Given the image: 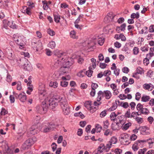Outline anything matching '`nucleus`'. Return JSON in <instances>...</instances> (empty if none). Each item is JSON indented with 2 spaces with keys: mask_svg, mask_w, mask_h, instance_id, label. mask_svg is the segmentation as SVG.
I'll return each mask as SVG.
<instances>
[{
  "mask_svg": "<svg viewBox=\"0 0 154 154\" xmlns=\"http://www.w3.org/2000/svg\"><path fill=\"white\" fill-rule=\"evenodd\" d=\"M48 108L46 102L44 101L42 102L41 106H36V109L38 112L41 114H44L46 112Z\"/></svg>",
  "mask_w": 154,
  "mask_h": 154,
  "instance_id": "20e7f679",
  "label": "nucleus"
},
{
  "mask_svg": "<svg viewBox=\"0 0 154 154\" xmlns=\"http://www.w3.org/2000/svg\"><path fill=\"white\" fill-rule=\"evenodd\" d=\"M120 105L122 107H123L125 109L127 108L129 106L128 103L127 102H122L120 104Z\"/></svg>",
  "mask_w": 154,
  "mask_h": 154,
  "instance_id": "58836bf2",
  "label": "nucleus"
},
{
  "mask_svg": "<svg viewBox=\"0 0 154 154\" xmlns=\"http://www.w3.org/2000/svg\"><path fill=\"white\" fill-rule=\"evenodd\" d=\"M6 54L8 58L11 60H13L14 55L12 49L11 48H7L6 50Z\"/></svg>",
  "mask_w": 154,
  "mask_h": 154,
  "instance_id": "f8f14e48",
  "label": "nucleus"
},
{
  "mask_svg": "<svg viewBox=\"0 0 154 154\" xmlns=\"http://www.w3.org/2000/svg\"><path fill=\"white\" fill-rule=\"evenodd\" d=\"M117 141V138L115 137H113L111 138L110 141L109 142L111 143L112 144V143L115 144L116 143Z\"/></svg>",
  "mask_w": 154,
  "mask_h": 154,
  "instance_id": "a19ab883",
  "label": "nucleus"
},
{
  "mask_svg": "<svg viewBox=\"0 0 154 154\" xmlns=\"http://www.w3.org/2000/svg\"><path fill=\"white\" fill-rule=\"evenodd\" d=\"M136 71V73L139 74H142L143 73V69L140 67H138L137 68Z\"/></svg>",
  "mask_w": 154,
  "mask_h": 154,
  "instance_id": "37998d69",
  "label": "nucleus"
},
{
  "mask_svg": "<svg viewBox=\"0 0 154 154\" xmlns=\"http://www.w3.org/2000/svg\"><path fill=\"white\" fill-rule=\"evenodd\" d=\"M55 55L58 58V59L55 61L53 66L54 68L57 69L60 66L62 61H60V60H63L66 57L65 56L66 53H62L61 51H58L55 54Z\"/></svg>",
  "mask_w": 154,
  "mask_h": 154,
  "instance_id": "f03ea898",
  "label": "nucleus"
},
{
  "mask_svg": "<svg viewBox=\"0 0 154 154\" xmlns=\"http://www.w3.org/2000/svg\"><path fill=\"white\" fill-rule=\"evenodd\" d=\"M98 85L95 83H92L91 85V88L92 90H95L98 87Z\"/></svg>",
  "mask_w": 154,
  "mask_h": 154,
  "instance_id": "680f3d73",
  "label": "nucleus"
},
{
  "mask_svg": "<svg viewBox=\"0 0 154 154\" xmlns=\"http://www.w3.org/2000/svg\"><path fill=\"white\" fill-rule=\"evenodd\" d=\"M17 41L15 43L18 45L19 48L22 49L23 48L24 45L23 43H22V40L21 39V37H20L19 38H17Z\"/></svg>",
  "mask_w": 154,
  "mask_h": 154,
  "instance_id": "6ab92c4d",
  "label": "nucleus"
},
{
  "mask_svg": "<svg viewBox=\"0 0 154 154\" xmlns=\"http://www.w3.org/2000/svg\"><path fill=\"white\" fill-rule=\"evenodd\" d=\"M135 120L138 124H141L143 121V119L142 118H140L139 117H137Z\"/></svg>",
  "mask_w": 154,
  "mask_h": 154,
  "instance_id": "49530a36",
  "label": "nucleus"
},
{
  "mask_svg": "<svg viewBox=\"0 0 154 154\" xmlns=\"http://www.w3.org/2000/svg\"><path fill=\"white\" fill-rule=\"evenodd\" d=\"M117 100H116L115 102L113 103H112V106L108 109V110L110 111H112L116 109L117 107Z\"/></svg>",
  "mask_w": 154,
  "mask_h": 154,
  "instance_id": "b1692460",
  "label": "nucleus"
},
{
  "mask_svg": "<svg viewBox=\"0 0 154 154\" xmlns=\"http://www.w3.org/2000/svg\"><path fill=\"white\" fill-rule=\"evenodd\" d=\"M95 128L97 132H100L102 129L101 126L97 124L95 125Z\"/></svg>",
  "mask_w": 154,
  "mask_h": 154,
  "instance_id": "c03bdc74",
  "label": "nucleus"
},
{
  "mask_svg": "<svg viewBox=\"0 0 154 154\" xmlns=\"http://www.w3.org/2000/svg\"><path fill=\"white\" fill-rule=\"evenodd\" d=\"M25 143H26V144L28 145V146H29V147L33 144V142L32 140L31 139V138L27 140L25 142Z\"/></svg>",
  "mask_w": 154,
  "mask_h": 154,
  "instance_id": "7c9ffc66",
  "label": "nucleus"
},
{
  "mask_svg": "<svg viewBox=\"0 0 154 154\" xmlns=\"http://www.w3.org/2000/svg\"><path fill=\"white\" fill-rule=\"evenodd\" d=\"M143 108V106L140 103H138L136 106L137 110L138 111H141Z\"/></svg>",
  "mask_w": 154,
  "mask_h": 154,
  "instance_id": "4d7b16f0",
  "label": "nucleus"
},
{
  "mask_svg": "<svg viewBox=\"0 0 154 154\" xmlns=\"http://www.w3.org/2000/svg\"><path fill=\"white\" fill-rule=\"evenodd\" d=\"M21 11L23 13L29 15H30L31 14L30 8H27L26 6H24L22 7V9L21 10Z\"/></svg>",
  "mask_w": 154,
  "mask_h": 154,
  "instance_id": "4468645a",
  "label": "nucleus"
},
{
  "mask_svg": "<svg viewBox=\"0 0 154 154\" xmlns=\"http://www.w3.org/2000/svg\"><path fill=\"white\" fill-rule=\"evenodd\" d=\"M112 66H114V74L116 76L119 75V69H117L115 63H112Z\"/></svg>",
  "mask_w": 154,
  "mask_h": 154,
  "instance_id": "a878e982",
  "label": "nucleus"
},
{
  "mask_svg": "<svg viewBox=\"0 0 154 154\" xmlns=\"http://www.w3.org/2000/svg\"><path fill=\"white\" fill-rule=\"evenodd\" d=\"M8 112L4 108H2L0 114L1 115H5L8 113Z\"/></svg>",
  "mask_w": 154,
  "mask_h": 154,
  "instance_id": "13d9d810",
  "label": "nucleus"
},
{
  "mask_svg": "<svg viewBox=\"0 0 154 154\" xmlns=\"http://www.w3.org/2000/svg\"><path fill=\"white\" fill-rule=\"evenodd\" d=\"M40 131V128L37 125H32L29 129V132L32 135H34Z\"/></svg>",
  "mask_w": 154,
  "mask_h": 154,
  "instance_id": "1a4fd4ad",
  "label": "nucleus"
},
{
  "mask_svg": "<svg viewBox=\"0 0 154 154\" xmlns=\"http://www.w3.org/2000/svg\"><path fill=\"white\" fill-rule=\"evenodd\" d=\"M70 35L72 38H76L75 35V32L74 31H71V32H70Z\"/></svg>",
  "mask_w": 154,
  "mask_h": 154,
  "instance_id": "0e129e2a",
  "label": "nucleus"
},
{
  "mask_svg": "<svg viewBox=\"0 0 154 154\" xmlns=\"http://www.w3.org/2000/svg\"><path fill=\"white\" fill-rule=\"evenodd\" d=\"M117 116V115L116 114L115 112H112L110 116L111 120L116 122H117V121H116Z\"/></svg>",
  "mask_w": 154,
  "mask_h": 154,
  "instance_id": "5701e85b",
  "label": "nucleus"
},
{
  "mask_svg": "<svg viewBox=\"0 0 154 154\" xmlns=\"http://www.w3.org/2000/svg\"><path fill=\"white\" fill-rule=\"evenodd\" d=\"M141 97V94L138 92H137L135 94V99L138 101L140 100Z\"/></svg>",
  "mask_w": 154,
  "mask_h": 154,
  "instance_id": "bf43d9fd",
  "label": "nucleus"
},
{
  "mask_svg": "<svg viewBox=\"0 0 154 154\" xmlns=\"http://www.w3.org/2000/svg\"><path fill=\"white\" fill-rule=\"evenodd\" d=\"M27 5L31 8H32L34 7V3L30 1H28L27 2Z\"/></svg>",
  "mask_w": 154,
  "mask_h": 154,
  "instance_id": "69168bd1",
  "label": "nucleus"
},
{
  "mask_svg": "<svg viewBox=\"0 0 154 154\" xmlns=\"http://www.w3.org/2000/svg\"><path fill=\"white\" fill-rule=\"evenodd\" d=\"M112 95L111 92L109 90H106L102 91V97H105L106 99L109 100L112 97Z\"/></svg>",
  "mask_w": 154,
  "mask_h": 154,
  "instance_id": "ddd939ff",
  "label": "nucleus"
},
{
  "mask_svg": "<svg viewBox=\"0 0 154 154\" xmlns=\"http://www.w3.org/2000/svg\"><path fill=\"white\" fill-rule=\"evenodd\" d=\"M133 51L134 54H138L139 51V48L137 47H135L133 49Z\"/></svg>",
  "mask_w": 154,
  "mask_h": 154,
  "instance_id": "052dcab7",
  "label": "nucleus"
},
{
  "mask_svg": "<svg viewBox=\"0 0 154 154\" xmlns=\"http://www.w3.org/2000/svg\"><path fill=\"white\" fill-rule=\"evenodd\" d=\"M47 32L50 35L53 36L55 34V32L53 30L50 29H48Z\"/></svg>",
  "mask_w": 154,
  "mask_h": 154,
  "instance_id": "de8ad7c7",
  "label": "nucleus"
},
{
  "mask_svg": "<svg viewBox=\"0 0 154 154\" xmlns=\"http://www.w3.org/2000/svg\"><path fill=\"white\" fill-rule=\"evenodd\" d=\"M138 142H141L142 143L147 142L150 145L151 144H152L154 143V140H152L151 139H149L146 140H141L140 141H139Z\"/></svg>",
  "mask_w": 154,
  "mask_h": 154,
  "instance_id": "cd10ccee",
  "label": "nucleus"
},
{
  "mask_svg": "<svg viewBox=\"0 0 154 154\" xmlns=\"http://www.w3.org/2000/svg\"><path fill=\"white\" fill-rule=\"evenodd\" d=\"M52 150L53 152L56 149L57 145L55 143H53L51 145Z\"/></svg>",
  "mask_w": 154,
  "mask_h": 154,
  "instance_id": "338daca9",
  "label": "nucleus"
},
{
  "mask_svg": "<svg viewBox=\"0 0 154 154\" xmlns=\"http://www.w3.org/2000/svg\"><path fill=\"white\" fill-rule=\"evenodd\" d=\"M112 144L111 143L109 142L105 146L104 149L106 152H108L111 148Z\"/></svg>",
  "mask_w": 154,
  "mask_h": 154,
  "instance_id": "2f4dec72",
  "label": "nucleus"
},
{
  "mask_svg": "<svg viewBox=\"0 0 154 154\" xmlns=\"http://www.w3.org/2000/svg\"><path fill=\"white\" fill-rule=\"evenodd\" d=\"M56 46V44L54 41H53L50 42L48 44V46L52 49L54 48Z\"/></svg>",
  "mask_w": 154,
  "mask_h": 154,
  "instance_id": "473e14b6",
  "label": "nucleus"
},
{
  "mask_svg": "<svg viewBox=\"0 0 154 154\" xmlns=\"http://www.w3.org/2000/svg\"><path fill=\"white\" fill-rule=\"evenodd\" d=\"M151 58H149L146 57L143 60V62L144 64L145 65L147 66L149 63V60Z\"/></svg>",
  "mask_w": 154,
  "mask_h": 154,
  "instance_id": "8fccbe9b",
  "label": "nucleus"
},
{
  "mask_svg": "<svg viewBox=\"0 0 154 154\" xmlns=\"http://www.w3.org/2000/svg\"><path fill=\"white\" fill-rule=\"evenodd\" d=\"M35 39V38H34L33 39L32 43V45L34 50H35L36 51H38L42 49V45L40 41L35 42L34 39Z\"/></svg>",
  "mask_w": 154,
  "mask_h": 154,
  "instance_id": "423d86ee",
  "label": "nucleus"
},
{
  "mask_svg": "<svg viewBox=\"0 0 154 154\" xmlns=\"http://www.w3.org/2000/svg\"><path fill=\"white\" fill-rule=\"evenodd\" d=\"M141 101L143 102H146L149 100L150 97L149 96L143 94L141 97Z\"/></svg>",
  "mask_w": 154,
  "mask_h": 154,
  "instance_id": "393cba45",
  "label": "nucleus"
},
{
  "mask_svg": "<svg viewBox=\"0 0 154 154\" xmlns=\"http://www.w3.org/2000/svg\"><path fill=\"white\" fill-rule=\"evenodd\" d=\"M141 140H138L134 144H133L132 146V149L134 151H137L139 149V147L138 146V145H140L139 144V143H142L141 142H138L139 141H140Z\"/></svg>",
  "mask_w": 154,
  "mask_h": 154,
  "instance_id": "aec40b11",
  "label": "nucleus"
},
{
  "mask_svg": "<svg viewBox=\"0 0 154 154\" xmlns=\"http://www.w3.org/2000/svg\"><path fill=\"white\" fill-rule=\"evenodd\" d=\"M105 145L103 143H101L97 148V153L95 152L93 154H100L102 153L104 150Z\"/></svg>",
  "mask_w": 154,
  "mask_h": 154,
  "instance_id": "dca6fc26",
  "label": "nucleus"
},
{
  "mask_svg": "<svg viewBox=\"0 0 154 154\" xmlns=\"http://www.w3.org/2000/svg\"><path fill=\"white\" fill-rule=\"evenodd\" d=\"M149 47L147 46H145L141 47L140 50L143 52L148 51L149 50Z\"/></svg>",
  "mask_w": 154,
  "mask_h": 154,
  "instance_id": "3c124183",
  "label": "nucleus"
},
{
  "mask_svg": "<svg viewBox=\"0 0 154 154\" xmlns=\"http://www.w3.org/2000/svg\"><path fill=\"white\" fill-rule=\"evenodd\" d=\"M141 114L144 115H148L149 112V111L146 108H143L140 111Z\"/></svg>",
  "mask_w": 154,
  "mask_h": 154,
  "instance_id": "c756f323",
  "label": "nucleus"
},
{
  "mask_svg": "<svg viewBox=\"0 0 154 154\" xmlns=\"http://www.w3.org/2000/svg\"><path fill=\"white\" fill-rule=\"evenodd\" d=\"M131 124L130 122H128L127 123L125 124L122 127V129L123 130H127L129 127L131 126Z\"/></svg>",
  "mask_w": 154,
  "mask_h": 154,
  "instance_id": "72a5a7b5",
  "label": "nucleus"
},
{
  "mask_svg": "<svg viewBox=\"0 0 154 154\" xmlns=\"http://www.w3.org/2000/svg\"><path fill=\"white\" fill-rule=\"evenodd\" d=\"M45 102L46 103L47 106L48 104L49 108L54 111L55 110L56 107L58 105L57 103L59 102L64 115H68L70 112V106L67 100L64 97L55 96L53 98L50 99L48 101Z\"/></svg>",
  "mask_w": 154,
  "mask_h": 154,
  "instance_id": "f257e3e1",
  "label": "nucleus"
},
{
  "mask_svg": "<svg viewBox=\"0 0 154 154\" xmlns=\"http://www.w3.org/2000/svg\"><path fill=\"white\" fill-rule=\"evenodd\" d=\"M17 89L19 91L21 90L22 89L21 83L20 81H18L17 82Z\"/></svg>",
  "mask_w": 154,
  "mask_h": 154,
  "instance_id": "a18cd8bd",
  "label": "nucleus"
},
{
  "mask_svg": "<svg viewBox=\"0 0 154 154\" xmlns=\"http://www.w3.org/2000/svg\"><path fill=\"white\" fill-rule=\"evenodd\" d=\"M140 17L139 13L138 12H137L136 13H132L131 16V18L136 19H138Z\"/></svg>",
  "mask_w": 154,
  "mask_h": 154,
  "instance_id": "bb28decb",
  "label": "nucleus"
},
{
  "mask_svg": "<svg viewBox=\"0 0 154 154\" xmlns=\"http://www.w3.org/2000/svg\"><path fill=\"white\" fill-rule=\"evenodd\" d=\"M102 91H99L97 93L98 96L97 97V101L98 102L101 100L102 97Z\"/></svg>",
  "mask_w": 154,
  "mask_h": 154,
  "instance_id": "e433bc0d",
  "label": "nucleus"
},
{
  "mask_svg": "<svg viewBox=\"0 0 154 154\" xmlns=\"http://www.w3.org/2000/svg\"><path fill=\"white\" fill-rule=\"evenodd\" d=\"M12 79V78L11 76L8 73L6 79L7 81L8 82H10L11 81Z\"/></svg>",
  "mask_w": 154,
  "mask_h": 154,
  "instance_id": "864d4df0",
  "label": "nucleus"
},
{
  "mask_svg": "<svg viewBox=\"0 0 154 154\" xmlns=\"http://www.w3.org/2000/svg\"><path fill=\"white\" fill-rule=\"evenodd\" d=\"M5 149V151L3 153V154H13V151L8 147V145H6Z\"/></svg>",
  "mask_w": 154,
  "mask_h": 154,
  "instance_id": "4be33fe9",
  "label": "nucleus"
},
{
  "mask_svg": "<svg viewBox=\"0 0 154 154\" xmlns=\"http://www.w3.org/2000/svg\"><path fill=\"white\" fill-rule=\"evenodd\" d=\"M13 94L15 98L17 99H19L21 102H25L26 100V96L24 92L20 93L19 94L16 93L15 92H13Z\"/></svg>",
  "mask_w": 154,
  "mask_h": 154,
  "instance_id": "39448f33",
  "label": "nucleus"
},
{
  "mask_svg": "<svg viewBox=\"0 0 154 154\" xmlns=\"http://www.w3.org/2000/svg\"><path fill=\"white\" fill-rule=\"evenodd\" d=\"M58 83L56 81H52L50 82L49 85L51 87L54 88H56L58 86Z\"/></svg>",
  "mask_w": 154,
  "mask_h": 154,
  "instance_id": "c85d7f7f",
  "label": "nucleus"
},
{
  "mask_svg": "<svg viewBox=\"0 0 154 154\" xmlns=\"http://www.w3.org/2000/svg\"><path fill=\"white\" fill-rule=\"evenodd\" d=\"M106 110H104L102 111L100 114V116L101 118H103L105 117L107 114Z\"/></svg>",
  "mask_w": 154,
  "mask_h": 154,
  "instance_id": "603ef678",
  "label": "nucleus"
},
{
  "mask_svg": "<svg viewBox=\"0 0 154 154\" xmlns=\"http://www.w3.org/2000/svg\"><path fill=\"white\" fill-rule=\"evenodd\" d=\"M126 24L125 23H124L122 24L120 26H119L120 28L121 31H124L125 29Z\"/></svg>",
  "mask_w": 154,
  "mask_h": 154,
  "instance_id": "6e6d98bb",
  "label": "nucleus"
},
{
  "mask_svg": "<svg viewBox=\"0 0 154 154\" xmlns=\"http://www.w3.org/2000/svg\"><path fill=\"white\" fill-rule=\"evenodd\" d=\"M146 150L147 149L146 148H144L143 149H140L138 151V154H144Z\"/></svg>",
  "mask_w": 154,
  "mask_h": 154,
  "instance_id": "09e8293b",
  "label": "nucleus"
},
{
  "mask_svg": "<svg viewBox=\"0 0 154 154\" xmlns=\"http://www.w3.org/2000/svg\"><path fill=\"white\" fill-rule=\"evenodd\" d=\"M33 91V86L32 85H29L28 87L27 90L26 91V93L28 94H30L31 92Z\"/></svg>",
  "mask_w": 154,
  "mask_h": 154,
  "instance_id": "c9c22d12",
  "label": "nucleus"
},
{
  "mask_svg": "<svg viewBox=\"0 0 154 154\" xmlns=\"http://www.w3.org/2000/svg\"><path fill=\"white\" fill-rule=\"evenodd\" d=\"M66 57L64 58V60H62V63L63 64V66L60 67V70L63 73H65L67 72L69 67L72 64V63L69 62V60L66 58H67V56H65Z\"/></svg>",
  "mask_w": 154,
  "mask_h": 154,
  "instance_id": "7ed1b4c3",
  "label": "nucleus"
},
{
  "mask_svg": "<svg viewBox=\"0 0 154 154\" xmlns=\"http://www.w3.org/2000/svg\"><path fill=\"white\" fill-rule=\"evenodd\" d=\"M20 60L22 61L23 63V69L27 70H29L31 69V67L29 64V62L27 60L23 58H21Z\"/></svg>",
  "mask_w": 154,
  "mask_h": 154,
  "instance_id": "6e6552de",
  "label": "nucleus"
},
{
  "mask_svg": "<svg viewBox=\"0 0 154 154\" xmlns=\"http://www.w3.org/2000/svg\"><path fill=\"white\" fill-rule=\"evenodd\" d=\"M141 134L143 135H148L150 134L149 129L146 126H140L139 128Z\"/></svg>",
  "mask_w": 154,
  "mask_h": 154,
  "instance_id": "9b49d317",
  "label": "nucleus"
},
{
  "mask_svg": "<svg viewBox=\"0 0 154 154\" xmlns=\"http://www.w3.org/2000/svg\"><path fill=\"white\" fill-rule=\"evenodd\" d=\"M68 83L67 82L61 81L60 82V85L62 87H66L68 85Z\"/></svg>",
  "mask_w": 154,
  "mask_h": 154,
  "instance_id": "e2e57ef3",
  "label": "nucleus"
},
{
  "mask_svg": "<svg viewBox=\"0 0 154 154\" xmlns=\"http://www.w3.org/2000/svg\"><path fill=\"white\" fill-rule=\"evenodd\" d=\"M91 102V101H86L85 103V106L88 110H89L91 112L95 111L97 110L96 107H93L92 106Z\"/></svg>",
  "mask_w": 154,
  "mask_h": 154,
  "instance_id": "9d476101",
  "label": "nucleus"
},
{
  "mask_svg": "<svg viewBox=\"0 0 154 154\" xmlns=\"http://www.w3.org/2000/svg\"><path fill=\"white\" fill-rule=\"evenodd\" d=\"M3 23H7V25L8 26H9L10 28L14 29L16 28V26L15 23L12 21H8L4 20Z\"/></svg>",
  "mask_w": 154,
  "mask_h": 154,
  "instance_id": "2eb2a0df",
  "label": "nucleus"
},
{
  "mask_svg": "<svg viewBox=\"0 0 154 154\" xmlns=\"http://www.w3.org/2000/svg\"><path fill=\"white\" fill-rule=\"evenodd\" d=\"M74 115L75 116H79L82 119L85 117L84 115L81 112L75 113Z\"/></svg>",
  "mask_w": 154,
  "mask_h": 154,
  "instance_id": "ea45409f",
  "label": "nucleus"
},
{
  "mask_svg": "<svg viewBox=\"0 0 154 154\" xmlns=\"http://www.w3.org/2000/svg\"><path fill=\"white\" fill-rule=\"evenodd\" d=\"M154 56V48H151L149 49V52L146 55L147 57L151 58V57Z\"/></svg>",
  "mask_w": 154,
  "mask_h": 154,
  "instance_id": "412c9836",
  "label": "nucleus"
},
{
  "mask_svg": "<svg viewBox=\"0 0 154 154\" xmlns=\"http://www.w3.org/2000/svg\"><path fill=\"white\" fill-rule=\"evenodd\" d=\"M89 70L87 71L86 72V74L88 77H91L92 75L93 71L91 70V67H89Z\"/></svg>",
  "mask_w": 154,
  "mask_h": 154,
  "instance_id": "f704fd0d",
  "label": "nucleus"
},
{
  "mask_svg": "<svg viewBox=\"0 0 154 154\" xmlns=\"http://www.w3.org/2000/svg\"><path fill=\"white\" fill-rule=\"evenodd\" d=\"M122 150L120 149L117 148L115 150L114 152L117 154H120L122 152Z\"/></svg>",
  "mask_w": 154,
  "mask_h": 154,
  "instance_id": "774afa93",
  "label": "nucleus"
},
{
  "mask_svg": "<svg viewBox=\"0 0 154 154\" xmlns=\"http://www.w3.org/2000/svg\"><path fill=\"white\" fill-rule=\"evenodd\" d=\"M125 118V116L124 115H122L121 116H119L117 117V122H116V125H118L119 123L122 124L124 122V119Z\"/></svg>",
  "mask_w": 154,
  "mask_h": 154,
  "instance_id": "a211bd4d",
  "label": "nucleus"
},
{
  "mask_svg": "<svg viewBox=\"0 0 154 154\" xmlns=\"http://www.w3.org/2000/svg\"><path fill=\"white\" fill-rule=\"evenodd\" d=\"M143 87L145 89L148 90L149 91H151L154 88V86L151 83L149 84L145 83L143 85Z\"/></svg>",
  "mask_w": 154,
  "mask_h": 154,
  "instance_id": "f3484780",
  "label": "nucleus"
},
{
  "mask_svg": "<svg viewBox=\"0 0 154 154\" xmlns=\"http://www.w3.org/2000/svg\"><path fill=\"white\" fill-rule=\"evenodd\" d=\"M85 72L84 70H81L77 74V75L79 77H82L84 76Z\"/></svg>",
  "mask_w": 154,
  "mask_h": 154,
  "instance_id": "5fc2aeb1",
  "label": "nucleus"
},
{
  "mask_svg": "<svg viewBox=\"0 0 154 154\" xmlns=\"http://www.w3.org/2000/svg\"><path fill=\"white\" fill-rule=\"evenodd\" d=\"M104 38H99L98 40V44L101 46L102 45L104 42Z\"/></svg>",
  "mask_w": 154,
  "mask_h": 154,
  "instance_id": "79ce46f5",
  "label": "nucleus"
},
{
  "mask_svg": "<svg viewBox=\"0 0 154 154\" xmlns=\"http://www.w3.org/2000/svg\"><path fill=\"white\" fill-rule=\"evenodd\" d=\"M54 127V125L52 123L47 124L42 127V131L44 133L50 132L53 130Z\"/></svg>",
  "mask_w": 154,
  "mask_h": 154,
  "instance_id": "0eeeda50",
  "label": "nucleus"
},
{
  "mask_svg": "<svg viewBox=\"0 0 154 154\" xmlns=\"http://www.w3.org/2000/svg\"><path fill=\"white\" fill-rule=\"evenodd\" d=\"M54 20L56 23H59L60 19V16L58 14H54Z\"/></svg>",
  "mask_w": 154,
  "mask_h": 154,
  "instance_id": "4c0bfd02",
  "label": "nucleus"
}]
</instances>
